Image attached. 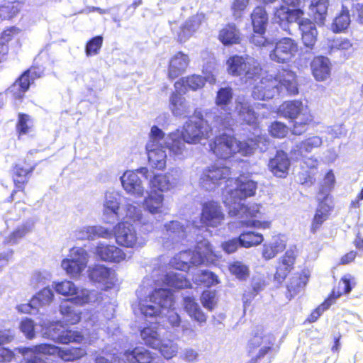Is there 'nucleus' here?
<instances>
[{
    "instance_id": "f257e3e1",
    "label": "nucleus",
    "mask_w": 363,
    "mask_h": 363,
    "mask_svg": "<svg viewBox=\"0 0 363 363\" xmlns=\"http://www.w3.org/2000/svg\"><path fill=\"white\" fill-rule=\"evenodd\" d=\"M228 72L232 76L240 77L245 83L254 84L252 96L255 99H272L285 89L289 94L298 93L297 82L294 72L282 69L274 78L272 76L260 78L261 67L258 62L251 57L234 55L226 62Z\"/></svg>"
},
{
    "instance_id": "f03ea898",
    "label": "nucleus",
    "mask_w": 363,
    "mask_h": 363,
    "mask_svg": "<svg viewBox=\"0 0 363 363\" xmlns=\"http://www.w3.org/2000/svg\"><path fill=\"white\" fill-rule=\"evenodd\" d=\"M194 115L196 121L189 120L184 124L182 132L177 130L166 137V146L169 148V154L176 159L182 160L187 156L186 143L196 144L221 130H227L222 127L215 126L214 118L210 125L208 119L212 116L209 113L206 114V119L203 118L201 112L198 110L194 111Z\"/></svg>"
},
{
    "instance_id": "7ed1b4c3",
    "label": "nucleus",
    "mask_w": 363,
    "mask_h": 363,
    "mask_svg": "<svg viewBox=\"0 0 363 363\" xmlns=\"http://www.w3.org/2000/svg\"><path fill=\"white\" fill-rule=\"evenodd\" d=\"M138 299V310L145 317H157L167 311L165 317H162L164 326L169 328L180 325V316L173 311H169L174 303L173 294L166 289H155L145 286V281L136 291Z\"/></svg>"
},
{
    "instance_id": "20e7f679",
    "label": "nucleus",
    "mask_w": 363,
    "mask_h": 363,
    "mask_svg": "<svg viewBox=\"0 0 363 363\" xmlns=\"http://www.w3.org/2000/svg\"><path fill=\"white\" fill-rule=\"evenodd\" d=\"M257 184L252 179L242 177L236 180V187L230 189L224 195L223 202L228 208V213L232 217L240 219L241 225H252L255 228L268 227L267 223H262L258 220H250L249 218L256 217L259 212L257 205L245 206L242 201L255 194Z\"/></svg>"
},
{
    "instance_id": "39448f33",
    "label": "nucleus",
    "mask_w": 363,
    "mask_h": 363,
    "mask_svg": "<svg viewBox=\"0 0 363 363\" xmlns=\"http://www.w3.org/2000/svg\"><path fill=\"white\" fill-rule=\"evenodd\" d=\"M303 15V11L301 9H290L285 5H280L274 8V21L289 34H291L290 24L297 23L304 46L313 50L317 41L318 30L315 23L310 19L302 18Z\"/></svg>"
},
{
    "instance_id": "423d86ee",
    "label": "nucleus",
    "mask_w": 363,
    "mask_h": 363,
    "mask_svg": "<svg viewBox=\"0 0 363 363\" xmlns=\"http://www.w3.org/2000/svg\"><path fill=\"white\" fill-rule=\"evenodd\" d=\"M194 240L196 242L195 250H190L181 251L171 262L172 265L179 270L185 271L189 269V264L202 265L213 262L215 255L212 247L204 237L200 238V235L196 234Z\"/></svg>"
},
{
    "instance_id": "0eeeda50",
    "label": "nucleus",
    "mask_w": 363,
    "mask_h": 363,
    "mask_svg": "<svg viewBox=\"0 0 363 363\" xmlns=\"http://www.w3.org/2000/svg\"><path fill=\"white\" fill-rule=\"evenodd\" d=\"M165 233L162 237V246L165 250H170L177 248L183 242L190 241L195 238L192 223L187 220H172L164 225Z\"/></svg>"
},
{
    "instance_id": "6e6552de",
    "label": "nucleus",
    "mask_w": 363,
    "mask_h": 363,
    "mask_svg": "<svg viewBox=\"0 0 363 363\" xmlns=\"http://www.w3.org/2000/svg\"><path fill=\"white\" fill-rule=\"evenodd\" d=\"M279 112L285 118L293 120L291 132L294 135H300L306 131L308 124L313 121L308 108L301 101H289L282 104Z\"/></svg>"
},
{
    "instance_id": "1a4fd4ad",
    "label": "nucleus",
    "mask_w": 363,
    "mask_h": 363,
    "mask_svg": "<svg viewBox=\"0 0 363 363\" xmlns=\"http://www.w3.org/2000/svg\"><path fill=\"white\" fill-rule=\"evenodd\" d=\"M165 140L164 132L157 126H152L145 149L150 165L159 170L164 169L167 164V154L164 148H169L166 146Z\"/></svg>"
},
{
    "instance_id": "9d476101",
    "label": "nucleus",
    "mask_w": 363,
    "mask_h": 363,
    "mask_svg": "<svg viewBox=\"0 0 363 363\" xmlns=\"http://www.w3.org/2000/svg\"><path fill=\"white\" fill-rule=\"evenodd\" d=\"M139 172L141 176L148 181L150 189L155 192L157 191H168L175 188L179 182L182 174L179 168L169 169L165 174H155L147 167H141Z\"/></svg>"
},
{
    "instance_id": "9b49d317",
    "label": "nucleus",
    "mask_w": 363,
    "mask_h": 363,
    "mask_svg": "<svg viewBox=\"0 0 363 363\" xmlns=\"http://www.w3.org/2000/svg\"><path fill=\"white\" fill-rule=\"evenodd\" d=\"M224 219V214L223 213L220 206L217 202L208 201L203 204L201 217L200 223L201 225H197L196 222L192 223V228H194V233L200 235V238L204 237L206 239L208 236H211V233L208 230L207 227H217L220 225Z\"/></svg>"
},
{
    "instance_id": "f8f14e48",
    "label": "nucleus",
    "mask_w": 363,
    "mask_h": 363,
    "mask_svg": "<svg viewBox=\"0 0 363 363\" xmlns=\"http://www.w3.org/2000/svg\"><path fill=\"white\" fill-rule=\"evenodd\" d=\"M233 96V89L230 86L222 87L217 91L216 98V104L220 107V109L224 111V113L218 115L219 110L216 108L209 113L211 116L214 118L215 126L222 128H225L229 130L233 125V120L231 117V108L228 105L231 103Z\"/></svg>"
},
{
    "instance_id": "ddd939ff",
    "label": "nucleus",
    "mask_w": 363,
    "mask_h": 363,
    "mask_svg": "<svg viewBox=\"0 0 363 363\" xmlns=\"http://www.w3.org/2000/svg\"><path fill=\"white\" fill-rule=\"evenodd\" d=\"M152 353L144 347H136L119 355L108 354L98 356L96 363H150L153 359Z\"/></svg>"
},
{
    "instance_id": "4468645a",
    "label": "nucleus",
    "mask_w": 363,
    "mask_h": 363,
    "mask_svg": "<svg viewBox=\"0 0 363 363\" xmlns=\"http://www.w3.org/2000/svg\"><path fill=\"white\" fill-rule=\"evenodd\" d=\"M114 235L117 243L126 247L140 248L146 243V238L138 235L133 225L128 221L118 223L115 228Z\"/></svg>"
},
{
    "instance_id": "2eb2a0df",
    "label": "nucleus",
    "mask_w": 363,
    "mask_h": 363,
    "mask_svg": "<svg viewBox=\"0 0 363 363\" xmlns=\"http://www.w3.org/2000/svg\"><path fill=\"white\" fill-rule=\"evenodd\" d=\"M89 261L87 252L82 247H73L67 258L62 261L61 267L72 277H79L86 267Z\"/></svg>"
},
{
    "instance_id": "dca6fc26",
    "label": "nucleus",
    "mask_w": 363,
    "mask_h": 363,
    "mask_svg": "<svg viewBox=\"0 0 363 363\" xmlns=\"http://www.w3.org/2000/svg\"><path fill=\"white\" fill-rule=\"evenodd\" d=\"M55 290L58 294L72 296L67 301H73L77 306L94 301L96 294L94 291H90L85 289L79 290L70 281H64L56 284Z\"/></svg>"
},
{
    "instance_id": "f3484780",
    "label": "nucleus",
    "mask_w": 363,
    "mask_h": 363,
    "mask_svg": "<svg viewBox=\"0 0 363 363\" xmlns=\"http://www.w3.org/2000/svg\"><path fill=\"white\" fill-rule=\"evenodd\" d=\"M62 323V321L60 320L50 324L46 328L44 335L60 344L79 343L83 340L84 337L81 333L68 330Z\"/></svg>"
},
{
    "instance_id": "a211bd4d",
    "label": "nucleus",
    "mask_w": 363,
    "mask_h": 363,
    "mask_svg": "<svg viewBox=\"0 0 363 363\" xmlns=\"http://www.w3.org/2000/svg\"><path fill=\"white\" fill-rule=\"evenodd\" d=\"M230 174V168L226 166L212 165L205 168L200 176L199 184L206 191H211L228 179Z\"/></svg>"
},
{
    "instance_id": "6ab92c4d",
    "label": "nucleus",
    "mask_w": 363,
    "mask_h": 363,
    "mask_svg": "<svg viewBox=\"0 0 363 363\" xmlns=\"http://www.w3.org/2000/svg\"><path fill=\"white\" fill-rule=\"evenodd\" d=\"M298 52V44L291 38H282L275 43L274 48L269 53V58L278 63L290 61Z\"/></svg>"
},
{
    "instance_id": "aec40b11",
    "label": "nucleus",
    "mask_w": 363,
    "mask_h": 363,
    "mask_svg": "<svg viewBox=\"0 0 363 363\" xmlns=\"http://www.w3.org/2000/svg\"><path fill=\"white\" fill-rule=\"evenodd\" d=\"M203 72L205 74L203 77L200 75L194 74L176 82L174 88L177 89V91L186 94L188 89L196 90L202 88L205 82L210 84L216 82V74L213 72H208L207 71H203Z\"/></svg>"
},
{
    "instance_id": "412c9836",
    "label": "nucleus",
    "mask_w": 363,
    "mask_h": 363,
    "mask_svg": "<svg viewBox=\"0 0 363 363\" xmlns=\"http://www.w3.org/2000/svg\"><path fill=\"white\" fill-rule=\"evenodd\" d=\"M210 146L218 157L227 160L235 154L236 139L224 132L216 135Z\"/></svg>"
},
{
    "instance_id": "4be33fe9",
    "label": "nucleus",
    "mask_w": 363,
    "mask_h": 363,
    "mask_svg": "<svg viewBox=\"0 0 363 363\" xmlns=\"http://www.w3.org/2000/svg\"><path fill=\"white\" fill-rule=\"evenodd\" d=\"M140 168L135 171H126L121 177V182L124 190L135 197H142L144 195L145 186L143 185L144 177L139 172Z\"/></svg>"
},
{
    "instance_id": "5701e85b",
    "label": "nucleus",
    "mask_w": 363,
    "mask_h": 363,
    "mask_svg": "<svg viewBox=\"0 0 363 363\" xmlns=\"http://www.w3.org/2000/svg\"><path fill=\"white\" fill-rule=\"evenodd\" d=\"M88 274L91 281L101 284L106 289L113 286L116 281L114 271L104 265L89 267Z\"/></svg>"
},
{
    "instance_id": "b1692460",
    "label": "nucleus",
    "mask_w": 363,
    "mask_h": 363,
    "mask_svg": "<svg viewBox=\"0 0 363 363\" xmlns=\"http://www.w3.org/2000/svg\"><path fill=\"white\" fill-rule=\"evenodd\" d=\"M119 209L118 195L113 192H107L104 202V220L107 223L113 224L121 220L122 216H121Z\"/></svg>"
},
{
    "instance_id": "393cba45",
    "label": "nucleus",
    "mask_w": 363,
    "mask_h": 363,
    "mask_svg": "<svg viewBox=\"0 0 363 363\" xmlns=\"http://www.w3.org/2000/svg\"><path fill=\"white\" fill-rule=\"evenodd\" d=\"M95 253L101 260L118 263L125 259V254L119 247L113 245L99 242L95 249Z\"/></svg>"
},
{
    "instance_id": "a878e982",
    "label": "nucleus",
    "mask_w": 363,
    "mask_h": 363,
    "mask_svg": "<svg viewBox=\"0 0 363 363\" xmlns=\"http://www.w3.org/2000/svg\"><path fill=\"white\" fill-rule=\"evenodd\" d=\"M113 236L112 230L103 226H82L74 231V237L77 240H94L96 238L108 239Z\"/></svg>"
},
{
    "instance_id": "bb28decb",
    "label": "nucleus",
    "mask_w": 363,
    "mask_h": 363,
    "mask_svg": "<svg viewBox=\"0 0 363 363\" xmlns=\"http://www.w3.org/2000/svg\"><path fill=\"white\" fill-rule=\"evenodd\" d=\"M183 94L176 90L169 97V108L175 116L188 117L193 112L194 108Z\"/></svg>"
},
{
    "instance_id": "cd10ccee",
    "label": "nucleus",
    "mask_w": 363,
    "mask_h": 363,
    "mask_svg": "<svg viewBox=\"0 0 363 363\" xmlns=\"http://www.w3.org/2000/svg\"><path fill=\"white\" fill-rule=\"evenodd\" d=\"M268 167L271 172L279 178H285L290 167V160L284 151H277L275 156L269 161Z\"/></svg>"
},
{
    "instance_id": "c85d7f7f",
    "label": "nucleus",
    "mask_w": 363,
    "mask_h": 363,
    "mask_svg": "<svg viewBox=\"0 0 363 363\" xmlns=\"http://www.w3.org/2000/svg\"><path fill=\"white\" fill-rule=\"evenodd\" d=\"M322 144L323 140L320 137H310L297 144L291 150V158L296 160H302L306 157V154L312 152L313 149L320 147Z\"/></svg>"
},
{
    "instance_id": "c756f323",
    "label": "nucleus",
    "mask_w": 363,
    "mask_h": 363,
    "mask_svg": "<svg viewBox=\"0 0 363 363\" xmlns=\"http://www.w3.org/2000/svg\"><path fill=\"white\" fill-rule=\"evenodd\" d=\"M160 322L144 328L140 331V336L145 344L153 349L157 348L161 341L164 328H160Z\"/></svg>"
},
{
    "instance_id": "7c9ffc66",
    "label": "nucleus",
    "mask_w": 363,
    "mask_h": 363,
    "mask_svg": "<svg viewBox=\"0 0 363 363\" xmlns=\"http://www.w3.org/2000/svg\"><path fill=\"white\" fill-rule=\"evenodd\" d=\"M74 305L77 304L69 301H64L61 303L60 305V312L62 315V319L60 320L62 323L66 325H74L79 322L82 313Z\"/></svg>"
},
{
    "instance_id": "2f4dec72",
    "label": "nucleus",
    "mask_w": 363,
    "mask_h": 363,
    "mask_svg": "<svg viewBox=\"0 0 363 363\" xmlns=\"http://www.w3.org/2000/svg\"><path fill=\"white\" fill-rule=\"evenodd\" d=\"M122 209L125 211V216L121 214L122 218H126V221H132L134 223H138L145 227V230L151 231L152 230V224L146 221L143 218L142 211L138 206L132 203H126Z\"/></svg>"
},
{
    "instance_id": "473e14b6",
    "label": "nucleus",
    "mask_w": 363,
    "mask_h": 363,
    "mask_svg": "<svg viewBox=\"0 0 363 363\" xmlns=\"http://www.w3.org/2000/svg\"><path fill=\"white\" fill-rule=\"evenodd\" d=\"M330 60L328 57H315L311 64L313 77L317 81H325L330 75Z\"/></svg>"
},
{
    "instance_id": "72a5a7b5",
    "label": "nucleus",
    "mask_w": 363,
    "mask_h": 363,
    "mask_svg": "<svg viewBox=\"0 0 363 363\" xmlns=\"http://www.w3.org/2000/svg\"><path fill=\"white\" fill-rule=\"evenodd\" d=\"M201 16L196 15L190 17L177 31V40L180 43L186 42L199 28Z\"/></svg>"
},
{
    "instance_id": "f704fd0d",
    "label": "nucleus",
    "mask_w": 363,
    "mask_h": 363,
    "mask_svg": "<svg viewBox=\"0 0 363 363\" xmlns=\"http://www.w3.org/2000/svg\"><path fill=\"white\" fill-rule=\"evenodd\" d=\"M189 57L179 52L170 60L169 65V77L174 79L181 75L189 65Z\"/></svg>"
},
{
    "instance_id": "c9c22d12",
    "label": "nucleus",
    "mask_w": 363,
    "mask_h": 363,
    "mask_svg": "<svg viewBox=\"0 0 363 363\" xmlns=\"http://www.w3.org/2000/svg\"><path fill=\"white\" fill-rule=\"evenodd\" d=\"M184 309L189 315L196 321L200 325L206 323L207 320L206 315L203 312L200 306L196 302L194 298L186 296L184 298Z\"/></svg>"
},
{
    "instance_id": "e433bc0d",
    "label": "nucleus",
    "mask_w": 363,
    "mask_h": 363,
    "mask_svg": "<svg viewBox=\"0 0 363 363\" xmlns=\"http://www.w3.org/2000/svg\"><path fill=\"white\" fill-rule=\"evenodd\" d=\"M219 40L225 45L238 44L240 42V33L234 24H228L219 33Z\"/></svg>"
},
{
    "instance_id": "4c0bfd02",
    "label": "nucleus",
    "mask_w": 363,
    "mask_h": 363,
    "mask_svg": "<svg viewBox=\"0 0 363 363\" xmlns=\"http://www.w3.org/2000/svg\"><path fill=\"white\" fill-rule=\"evenodd\" d=\"M235 108L240 121L248 125L256 123L257 114L248 102H238Z\"/></svg>"
},
{
    "instance_id": "58836bf2",
    "label": "nucleus",
    "mask_w": 363,
    "mask_h": 363,
    "mask_svg": "<svg viewBox=\"0 0 363 363\" xmlns=\"http://www.w3.org/2000/svg\"><path fill=\"white\" fill-rule=\"evenodd\" d=\"M286 247V243L280 237H274L272 241L263 245L262 256L265 259L274 258Z\"/></svg>"
},
{
    "instance_id": "ea45409f",
    "label": "nucleus",
    "mask_w": 363,
    "mask_h": 363,
    "mask_svg": "<svg viewBox=\"0 0 363 363\" xmlns=\"http://www.w3.org/2000/svg\"><path fill=\"white\" fill-rule=\"evenodd\" d=\"M163 201L164 196L162 194L151 190L148 196L145 198L143 206L148 212L155 214L160 211L163 205Z\"/></svg>"
},
{
    "instance_id": "a19ab883",
    "label": "nucleus",
    "mask_w": 363,
    "mask_h": 363,
    "mask_svg": "<svg viewBox=\"0 0 363 363\" xmlns=\"http://www.w3.org/2000/svg\"><path fill=\"white\" fill-rule=\"evenodd\" d=\"M329 0H313L311 11L318 24L323 25L328 14Z\"/></svg>"
},
{
    "instance_id": "79ce46f5",
    "label": "nucleus",
    "mask_w": 363,
    "mask_h": 363,
    "mask_svg": "<svg viewBox=\"0 0 363 363\" xmlns=\"http://www.w3.org/2000/svg\"><path fill=\"white\" fill-rule=\"evenodd\" d=\"M30 85L26 74L21 76L7 89L6 94H11L15 99H21Z\"/></svg>"
},
{
    "instance_id": "37998d69",
    "label": "nucleus",
    "mask_w": 363,
    "mask_h": 363,
    "mask_svg": "<svg viewBox=\"0 0 363 363\" xmlns=\"http://www.w3.org/2000/svg\"><path fill=\"white\" fill-rule=\"evenodd\" d=\"M251 20L253 26V30H266L268 23V16L262 6H257L251 14Z\"/></svg>"
},
{
    "instance_id": "c03bdc74",
    "label": "nucleus",
    "mask_w": 363,
    "mask_h": 363,
    "mask_svg": "<svg viewBox=\"0 0 363 363\" xmlns=\"http://www.w3.org/2000/svg\"><path fill=\"white\" fill-rule=\"evenodd\" d=\"M167 286L175 289H185L191 286V283L185 278L182 272H168L164 277Z\"/></svg>"
},
{
    "instance_id": "a18cd8bd",
    "label": "nucleus",
    "mask_w": 363,
    "mask_h": 363,
    "mask_svg": "<svg viewBox=\"0 0 363 363\" xmlns=\"http://www.w3.org/2000/svg\"><path fill=\"white\" fill-rule=\"evenodd\" d=\"M32 225L27 222L21 226H18L16 230H14L9 237L3 238L1 233H0V244L1 245H14L18 240L25 236L28 232L30 231Z\"/></svg>"
},
{
    "instance_id": "49530a36",
    "label": "nucleus",
    "mask_w": 363,
    "mask_h": 363,
    "mask_svg": "<svg viewBox=\"0 0 363 363\" xmlns=\"http://www.w3.org/2000/svg\"><path fill=\"white\" fill-rule=\"evenodd\" d=\"M194 282L198 285L210 287L218 283L217 276L208 270H198L193 275Z\"/></svg>"
},
{
    "instance_id": "de8ad7c7",
    "label": "nucleus",
    "mask_w": 363,
    "mask_h": 363,
    "mask_svg": "<svg viewBox=\"0 0 363 363\" xmlns=\"http://www.w3.org/2000/svg\"><path fill=\"white\" fill-rule=\"evenodd\" d=\"M252 292H245L242 296L244 306L250 303L251 301L266 287L264 279L261 276H255L252 279Z\"/></svg>"
},
{
    "instance_id": "09e8293b",
    "label": "nucleus",
    "mask_w": 363,
    "mask_h": 363,
    "mask_svg": "<svg viewBox=\"0 0 363 363\" xmlns=\"http://www.w3.org/2000/svg\"><path fill=\"white\" fill-rule=\"evenodd\" d=\"M356 283L354 281V277H352L350 274L345 275L338 284V291L337 294H335V290L333 291L332 294L330 297H332V301L334 303L335 301L340 297L342 294H348L351 292L352 288L355 286Z\"/></svg>"
},
{
    "instance_id": "8fccbe9b",
    "label": "nucleus",
    "mask_w": 363,
    "mask_h": 363,
    "mask_svg": "<svg viewBox=\"0 0 363 363\" xmlns=\"http://www.w3.org/2000/svg\"><path fill=\"white\" fill-rule=\"evenodd\" d=\"M241 247L249 248L259 245L264 240L262 234L254 231H245L239 236Z\"/></svg>"
},
{
    "instance_id": "3c124183",
    "label": "nucleus",
    "mask_w": 363,
    "mask_h": 363,
    "mask_svg": "<svg viewBox=\"0 0 363 363\" xmlns=\"http://www.w3.org/2000/svg\"><path fill=\"white\" fill-rule=\"evenodd\" d=\"M350 16L348 9L342 6L340 13L335 17L332 25L334 32L339 33L345 30L350 24Z\"/></svg>"
},
{
    "instance_id": "603ef678",
    "label": "nucleus",
    "mask_w": 363,
    "mask_h": 363,
    "mask_svg": "<svg viewBox=\"0 0 363 363\" xmlns=\"http://www.w3.org/2000/svg\"><path fill=\"white\" fill-rule=\"evenodd\" d=\"M156 350H159L161 354L165 359H171L174 357L178 352V345L170 340H163L161 341V344L158 346Z\"/></svg>"
},
{
    "instance_id": "864d4df0",
    "label": "nucleus",
    "mask_w": 363,
    "mask_h": 363,
    "mask_svg": "<svg viewBox=\"0 0 363 363\" xmlns=\"http://www.w3.org/2000/svg\"><path fill=\"white\" fill-rule=\"evenodd\" d=\"M259 147L258 143L254 140H247L245 141H238L236 140L235 154L240 153L243 156H250L252 155L257 147Z\"/></svg>"
},
{
    "instance_id": "5fc2aeb1",
    "label": "nucleus",
    "mask_w": 363,
    "mask_h": 363,
    "mask_svg": "<svg viewBox=\"0 0 363 363\" xmlns=\"http://www.w3.org/2000/svg\"><path fill=\"white\" fill-rule=\"evenodd\" d=\"M20 11V4L16 2H6L0 5V19L6 20L15 16Z\"/></svg>"
},
{
    "instance_id": "6e6d98bb",
    "label": "nucleus",
    "mask_w": 363,
    "mask_h": 363,
    "mask_svg": "<svg viewBox=\"0 0 363 363\" xmlns=\"http://www.w3.org/2000/svg\"><path fill=\"white\" fill-rule=\"evenodd\" d=\"M229 270L232 274L240 280H245L250 275L248 266L239 261L231 263L229 265Z\"/></svg>"
},
{
    "instance_id": "4d7b16f0",
    "label": "nucleus",
    "mask_w": 363,
    "mask_h": 363,
    "mask_svg": "<svg viewBox=\"0 0 363 363\" xmlns=\"http://www.w3.org/2000/svg\"><path fill=\"white\" fill-rule=\"evenodd\" d=\"M53 296L54 294L52 289L44 288L33 298V303H35L37 306L48 305L52 301Z\"/></svg>"
},
{
    "instance_id": "13d9d810",
    "label": "nucleus",
    "mask_w": 363,
    "mask_h": 363,
    "mask_svg": "<svg viewBox=\"0 0 363 363\" xmlns=\"http://www.w3.org/2000/svg\"><path fill=\"white\" fill-rule=\"evenodd\" d=\"M264 33L265 30H254V33L250 38V42L257 47H267L273 45V40L266 38L264 35Z\"/></svg>"
},
{
    "instance_id": "bf43d9fd",
    "label": "nucleus",
    "mask_w": 363,
    "mask_h": 363,
    "mask_svg": "<svg viewBox=\"0 0 363 363\" xmlns=\"http://www.w3.org/2000/svg\"><path fill=\"white\" fill-rule=\"evenodd\" d=\"M103 43V37L97 35L89 40L85 47L87 56L96 55L99 53Z\"/></svg>"
},
{
    "instance_id": "052dcab7",
    "label": "nucleus",
    "mask_w": 363,
    "mask_h": 363,
    "mask_svg": "<svg viewBox=\"0 0 363 363\" xmlns=\"http://www.w3.org/2000/svg\"><path fill=\"white\" fill-rule=\"evenodd\" d=\"M33 171L26 169L21 165L17 164L13 169V182L18 188H21L22 185L27 182L28 174Z\"/></svg>"
},
{
    "instance_id": "680f3d73",
    "label": "nucleus",
    "mask_w": 363,
    "mask_h": 363,
    "mask_svg": "<svg viewBox=\"0 0 363 363\" xmlns=\"http://www.w3.org/2000/svg\"><path fill=\"white\" fill-rule=\"evenodd\" d=\"M275 337L273 335L269 334L265 335H256L249 341L250 347H257L261 345H274Z\"/></svg>"
},
{
    "instance_id": "e2e57ef3",
    "label": "nucleus",
    "mask_w": 363,
    "mask_h": 363,
    "mask_svg": "<svg viewBox=\"0 0 363 363\" xmlns=\"http://www.w3.org/2000/svg\"><path fill=\"white\" fill-rule=\"evenodd\" d=\"M201 301L204 308L208 311H212L216 304V291L211 290L203 291L201 296Z\"/></svg>"
},
{
    "instance_id": "0e129e2a",
    "label": "nucleus",
    "mask_w": 363,
    "mask_h": 363,
    "mask_svg": "<svg viewBox=\"0 0 363 363\" xmlns=\"http://www.w3.org/2000/svg\"><path fill=\"white\" fill-rule=\"evenodd\" d=\"M269 131L272 136L282 138L288 133L289 128L284 123L279 121H274L269 126Z\"/></svg>"
},
{
    "instance_id": "69168bd1",
    "label": "nucleus",
    "mask_w": 363,
    "mask_h": 363,
    "mask_svg": "<svg viewBox=\"0 0 363 363\" xmlns=\"http://www.w3.org/2000/svg\"><path fill=\"white\" fill-rule=\"evenodd\" d=\"M33 125L30 116L27 114L19 113L16 128L20 134H26Z\"/></svg>"
},
{
    "instance_id": "338daca9",
    "label": "nucleus",
    "mask_w": 363,
    "mask_h": 363,
    "mask_svg": "<svg viewBox=\"0 0 363 363\" xmlns=\"http://www.w3.org/2000/svg\"><path fill=\"white\" fill-rule=\"evenodd\" d=\"M333 303L332 297H329L322 304L317 307L308 318V320L310 323H313L318 320L321 314Z\"/></svg>"
},
{
    "instance_id": "774afa93",
    "label": "nucleus",
    "mask_w": 363,
    "mask_h": 363,
    "mask_svg": "<svg viewBox=\"0 0 363 363\" xmlns=\"http://www.w3.org/2000/svg\"><path fill=\"white\" fill-rule=\"evenodd\" d=\"M20 328L27 338L32 339L34 337V323L31 319L26 318L23 320L21 323Z\"/></svg>"
}]
</instances>
